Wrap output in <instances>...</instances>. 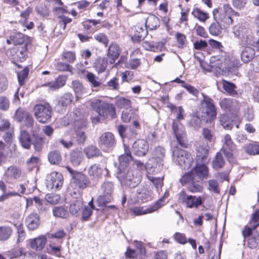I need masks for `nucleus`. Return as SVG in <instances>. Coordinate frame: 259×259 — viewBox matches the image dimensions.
Masks as SVG:
<instances>
[{"instance_id":"f257e3e1","label":"nucleus","mask_w":259,"mask_h":259,"mask_svg":"<svg viewBox=\"0 0 259 259\" xmlns=\"http://www.w3.org/2000/svg\"><path fill=\"white\" fill-rule=\"evenodd\" d=\"M117 177L122 185L131 188L137 187L141 182L142 178L140 171L133 167L117 172Z\"/></svg>"},{"instance_id":"f03ea898","label":"nucleus","mask_w":259,"mask_h":259,"mask_svg":"<svg viewBox=\"0 0 259 259\" xmlns=\"http://www.w3.org/2000/svg\"><path fill=\"white\" fill-rule=\"evenodd\" d=\"M172 159L175 162L184 169H188L191 167L193 163V159L190 153L177 146L172 148Z\"/></svg>"},{"instance_id":"7ed1b4c3","label":"nucleus","mask_w":259,"mask_h":259,"mask_svg":"<svg viewBox=\"0 0 259 259\" xmlns=\"http://www.w3.org/2000/svg\"><path fill=\"white\" fill-rule=\"evenodd\" d=\"M203 99L201 101L199 112L201 118H204L206 121H211L217 116V109L213 100L208 96L202 93Z\"/></svg>"},{"instance_id":"20e7f679","label":"nucleus","mask_w":259,"mask_h":259,"mask_svg":"<svg viewBox=\"0 0 259 259\" xmlns=\"http://www.w3.org/2000/svg\"><path fill=\"white\" fill-rule=\"evenodd\" d=\"M234 10L229 4H224L223 8L215 9L213 11V15L215 21H218L224 27L232 24L233 20L231 14Z\"/></svg>"},{"instance_id":"39448f33","label":"nucleus","mask_w":259,"mask_h":259,"mask_svg":"<svg viewBox=\"0 0 259 259\" xmlns=\"http://www.w3.org/2000/svg\"><path fill=\"white\" fill-rule=\"evenodd\" d=\"M91 106L99 116L103 117L110 116L112 118L116 117V111L113 105L100 99H95L91 102Z\"/></svg>"},{"instance_id":"423d86ee","label":"nucleus","mask_w":259,"mask_h":259,"mask_svg":"<svg viewBox=\"0 0 259 259\" xmlns=\"http://www.w3.org/2000/svg\"><path fill=\"white\" fill-rule=\"evenodd\" d=\"M33 112L35 118L39 122L45 123L51 120L52 110L48 103L36 104L33 107Z\"/></svg>"},{"instance_id":"0eeeda50","label":"nucleus","mask_w":259,"mask_h":259,"mask_svg":"<svg viewBox=\"0 0 259 259\" xmlns=\"http://www.w3.org/2000/svg\"><path fill=\"white\" fill-rule=\"evenodd\" d=\"M114 190V184L112 182H104L101 186L102 195L97 198L99 206H102L110 202L112 199V194Z\"/></svg>"},{"instance_id":"6e6552de","label":"nucleus","mask_w":259,"mask_h":259,"mask_svg":"<svg viewBox=\"0 0 259 259\" xmlns=\"http://www.w3.org/2000/svg\"><path fill=\"white\" fill-rule=\"evenodd\" d=\"M75 138L77 143L79 145L84 144L87 140V136L85 134L86 123L84 120H77L74 123Z\"/></svg>"},{"instance_id":"1a4fd4ad","label":"nucleus","mask_w":259,"mask_h":259,"mask_svg":"<svg viewBox=\"0 0 259 259\" xmlns=\"http://www.w3.org/2000/svg\"><path fill=\"white\" fill-rule=\"evenodd\" d=\"M172 127L179 145L182 147H187L188 144L186 140V135L182 124L179 122L174 121Z\"/></svg>"},{"instance_id":"9d476101","label":"nucleus","mask_w":259,"mask_h":259,"mask_svg":"<svg viewBox=\"0 0 259 259\" xmlns=\"http://www.w3.org/2000/svg\"><path fill=\"white\" fill-rule=\"evenodd\" d=\"M98 144L103 150L112 148L116 144L115 137L110 132L104 133L100 137Z\"/></svg>"},{"instance_id":"9b49d317","label":"nucleus","mask_w":259,"mask_h":259,"mask_svg":"<svg viewBox=\"0 0 259 259\" xmlns=\"http://www.w3.org/2000/svg\"><path fill=\"white\" fill-rule=\"evenodd\" d=\"M148 149V144L144 139H138L133 144L132 151L134 154L138 156L145 155Z\"/></svg>"},{"instance_id":"f8f14e48","label":"nucleus","mask_w":259,"mask_h":259,"mask_svg":"<svg viewBox=\"0 0 259 259\" xmlns=\"http://www.w3.org/2000/svg\"><path fill=\"white\" fill-rule=\"evenodd\" d=\"M63 183L62 175L58 172L53 171L48 176L47 186L51 189H59Z\"/></svg>"},{"instance_id":"ddd939ff","label":"nucleus","mask_w":259,"mask_h":259,"mask_svg":"<svg viewBox=\"0 0 259 259\" xmlns=\"http://www.w3.org/2000/svg\"><path fill=\"white\" fill-rule=\"evenodd\" d=\"M219 105L221 108L226 112H235L240 108L238 102L236 100L231 98L221 99Z\"/></svg>"},{"instance_id":"4468645a","label":"nucleus","mask_w":259,"mask_h":259,"mask_svg":"<svg viewBox=\"0 0 259 259\" xmlns=\"http://www.w3.org/2000/svg\"><path fill=\"white\" fill-rule=\"evenodd\" d=\"M124 154L119 157V165L118 172L122 171L126 169L129 162L132 160V156L130 150L128 147L124 145Z\"/></svg>"},{"instance_id":"2eb2a0df","label":"nucleus","mask_w":259,"mask_h":259,"mask_svg":"<svg viewBox=\"0 0 259 259\" xmlns=\"http://www.w3.org/2000/svg\"><path fill=\"white\" fill-rule=\"evenodd\" d=\"M71 182L79 189H84L87 187L90 183L89 179L81 172H77L74 174L71 179Z\"/></svg>"},{"instance_id":"dca6fc26","label":"nucleus","mask_w":259,"mask_h":259,"mask_svg":"<svg viewBox=\"0 0 259 259\" xmlns=\"http://www.w3.org/2000/svg\"><path fill=\"white\" fill-rule=\"evenodd\" d=\"M163 199H160L152 206L144 209L143 207H135L132 209L133 212L136 215H141L153 212L163 206V204L161 203V201Z\"/></svg>"},{"instance_id":"f3484780","label":"nucleus","mask_w":259,"mask_h":259,"mask_svg":"<svg viewBox=\"0 0 259 259\" xmlns=\"http://www.w3.org/2000/svg\"><path fill=\"white\" fill-rule=\"evenodd\" d=\"M34 128V130L31 131L33 137L31 144L33 145L35 151H40L43 147L45 138L37 135L40 130L39 126H35Z\"/></svg>"},{"instance_id":"a211bd4d","label":"nucleus","mask_w":259,"mask_h":259,"mask_svg":"<svg viewBox=\"0 0 259 259\" xmlns=\"http://www.w3.org/2000/svg\"><path fill=\"white\" fill-rule=\"evenodd\" d=\"M192 174L196 181H199L207 177L208 168L204 164H197L192 170Z\"/></svg>"},{"instance_id":"6ab92c4d","label":"nucleus","mask_w":259,"mask_h":259,"mask_svg":"<svg viewBox=\"0 0 259 259\" xmlns=\"http://www.w3.org/2000/svg\"><path fill=\"white\" fill-rule=\"evenodd\" d=\"M25 222L28 229L34 231L39 226L40 218L38 214L33 212L26 218Z\"/></svg>"},{"instance_id":"aec40b11","label":"nucleus","mask_w":259,"mask_h":259,"mask_svg":"<svg viewBox=\"0 0 259 259\" xmlns=\"http://www.w3.org/2000/svg\"><path fill=\"white\" fill-rule=\"evenodd\" d=\"M11 39L15 45H22L25 43L24 46H28L31 44V39L27 35H25L21 32H16L11 35Z\"/></svg>"},{"instance_id":"412c9836","label":"nucleus","mask_w":259,"mask_h":259,"mask_svg":"<svg viewBox=\"0 0 259 259\" xmlns=\"http://www.w3.org/2000/svg\"><path fill=\"white\" fill-rule=\"evenodd\" d=\"M47 243V238L44 236H40L37 238L29 240V246L35 250H41Z\"/></svg>"},{"instance_id":"4be33fe9","label":"nucleus","mask_w":259,"mask_h":259,"mask_svg":"<svg viewBox=\"0 0 259 259\" xmlns=\"http://www.w3.org/2000/svg\"><path fill=\"white\" fill-rule=\"evenodd\" d=\"M120 54L119 47L115 44H111L108 49L107 57L110 63L113 64Z\"/></svg>"},{"instance_id":"5701e85b","label":"nucleus","mask_w":259,"mask_h":259,"mask_svg":"<svg viewBox=\"0 0 259 259\" xmlns=\"http://www.w3.org/2000/svg\"><path fill=\"white\" fill-rule=\"evenodd\" d=\"M233 30L234 35L238 38L244 40L248 37L249 29L245 26L236 25L233 27Z\"/></svg>"},{"instance_id":"b1692460","label":"nucleus","mask_w":259,"mask_h":259,"mask_svg":"<svg viewBox=\"0 0 259 259\" xmlns=\"http://www.w3.org/2000/svg\"><path fill=\"white\" fill-rule=\"evenodd\" d=\"M19 142L23 148L30 149L32 141L29 133L26 130H21L19 137Z\"/></svg>"},{"instance_id":"393cba45","label":"nucleus","mask_w":259,"mask_h":259,"mask_svg":"<svg viewBox=\"0 0 259 259\" xmlns=\"http://www.w3.org/2000/svg\"><path fill=\"white\" fill-rule=\"evenodd\" d=\"M66 79L64 76H59L54 82H51L48 83H45L42 85V87H48L49 90L55 91L64 86L66 83Z\"/></svg>"},{"instance_id":"a878e982","label":"nucleus","mask_w":259,"mask_h":259,"mask_svg":"<svg viewBox=\"0 0 259 259\" xmlns=\"http://www.w3.org/2000/svg\"><path fill=\"white\" fill-rule=\"evenodd\" d=\"M183 201L186 204L187 207L189 208L194 207L197 208L198 206L202 203L201 197H196L191 195L187 196L186 198H184Z\"/></svg>"},{"instance_id":"bb28decb","label":"nucleus","mask_w":259,"mask_h":259,"mask_svg":"<svg viewBox=\"0 0 259 259\" xmlns=\"http://www.w3.org/2000/svg\"><path fill=\"white\" fill-rule=\"evenodd\" d=\"M196 160L197 162L204 163L208 156V148L207 146L199 145L196 149Z\"/></svg>"},{"instance_id":"cd10ccee","label":"nucleus","mask_w":259,"mask_h":259,"mask_svg":"<svg viewBox=\"0 0 259 259\" xmlns=\"http://www.w3.org/2000/svg\"><path fill=\"white\" fill-rule=\"evenodd\" d=\"M5 175L8 179H17L21 175V170L16 166L12 165L7 168Z\"/></svg>"},{"instance_id":"c85d7f7f","label":"nucleus","mask_w":259,"mask_h":259,"mask_svg":"<svg viewBox=\"0 0 259 259\" xmlns=\"http://www.w3.org/2000/svg\"><path fill=\"white\" fill-rule=\"evenodd\" d=\"M27 46H21L19 47L17 52H15V55H13L12 58L13 61L16 63V62H23L25 60L27 57Z\"/></svg>"},{"instance_id":"c756f323","label":"nucleus","mask_w":259,"mask_h":259,"mask_svg":"<svg viewBox=\"0 0 259 259\" xmlns=\"http://www.w3.org/2000/svg\"><path fill=\"white\" fill-rule=\"evenodd\" d=\"M154 161L164 164V158L165 155V150L161 146H157L155 148L152 152Z\"/></svg>"},{"instance_id":"7c9ffc66","label":"nucleus","mask_w":259,"mask_h":259,"mask_svg":"<svg viewBox=\"0 0 259 259\" xmlns=\"http://www.w3.org/2000/svg\"><path fill=\"white\" fill-rule=\"evenodd\" d=\"M164 164L157 162L154 161L153 164L149 166V164L147 166V177L148 175L155 176L158 173L160 172L163 168Z\"/></svg>"},{"instance_id":"2f4dec72","label":"nucleus","mask_w":259,"mask_h":259,"mask_svg":"<svg viewBox=\"0 0 259 259\" xmlns=\"http://www.w3.org/2000/svg\"><path fill=\"white\" fill-rule=\"evenodd\" d=\"M255 50L251 47H246L242 52L241 57L242 61L245 63L251 61L254 57Z\"/></svg>"},{"instance_id":"473e14b6","label":"nucleus","mask_w":259,"mask_h":259,"mask_svg":"<svg viewBox=\"0 0 259 259\" xmlns=\"http://www.w3.org/2000/svg\"><path fill=\"white\" fill-rule=\"evenodd\" d=\"M88 174L93 179H99L102 175V168L99 164H94L88 168Z\"/></svg>"},{"instance_id":"72a5a7b5","label":"nucleus","mask_w":259,"mask_h":259,"mask_svg":"<svg viewBox=\"0 0 259 259\" xmlns=\"http://www.w3.org/2000/svg\"><path fill=\"white\" fill-rule=\"evenodd\" d=\"M137 116V111L130 109L128 110V109L123 110L121 113V118L123 122L127 123L132 119H136Z\"/></svg>"},{"instance_id":"f704fd0d","label":"nucleus","mask_w":259,"mask_h":259,"mask_svg":"<svg viewBox=\"0 0 259 259\" xmlns=\"http://www.w3.org/2000/svg\"><path fill=\"white\" fill-rule=\"evenodd\" d=\"M160 20L154 15L149 16L146 21V26L150 30L156 29L160 26Z\"/></svg>"},{"instance_id":"c9c22d12","label":"nucleus","mask_w":259,"mask_h":259,"mask_svg":"<svg viewBox=\"0 0 259 259\" xmlns=\"http://www.w3.org/2000/svg\"><path fill=\"white\" fill-rule=\"evenodd\" d=\"M83 159L82 152L78 150H74L71 153L70 160L71 163L76 166L79 165Z\"/></svg>"},{"instance_id":"e433bc0d","label":"nucleus","mask_w":259,"mask_h":259,"mask_svg":"<svg viewBox=\"0 0 259 259\" xmlns=\"http://www.w3.org/2000/svg\"><path fill=\"white\" fill-rule=\"evenodd\" d=\"M83 201L81 198L73 201L70 205V212L72 215H77L79 211L82 208Z\"/></svg>"},{"instance_id":"4c0bfd02","label":"nucleus","mask_w":259,"mask_h":259,"mask_svg":"<svg viewBox=\"0 0 259 259\" xmlns=\"http://www.w3.org/2000/svg\"><path fill=\"white\" fill-rule=\"evenodd\" d=\"M223 146L222 150H231L233 151L236 149V146L233 142L232 138L229 134H226L223 138Z\"/></svg>"},{"instance_id":"58836bf2","label":"nucleus","mask_w":259,"mask_h":259,"mask_svg":"<svg viewBox=\"0 0 259 259\" xmlns=\"http://www.w3.org/2000/svg\"><path fill=\"white\" fill-rule=\"evenodd\" d=\"M115 105L119 108H124L128 109L131 107V101L122 97H118L116 98L115 101Z\"/></svg>"},{"instance_id":"ea45409f","label":"nucleus","mask_w":259,"mask_h":259,"mask_svg":"<svg viewBox=\"0 0 259 259\" xmlns=\"http://www.w3.org/2000/svg\"><path fill=\"white\" fill-rule=\"evenodd\" d=\"M72 88L75 94L76 97L79 98L85 93V89L81 82L78 80H74L72 82Z\"/></svg>"},{"instance_id":"a19ab883","label":"nucleus","mask_w":259,"mask_h":259,"mask_svg":"<svg viewBox=\"0 0 259 259\" xmlns=\"http://www.w3.org/2000/svg\"><path fill=\"white\" fill-rule=\"evenodd\" d=\"M48 158L49 162L52 164H58L62 160L61 153L56 150H53L49 152L48 155Z\"/></svg>"},{"instance_id":"79ce46f5","label":"nucleus","mask_w":259,"mask_h":259,"mask_svg":"<svg viewBox=\"0 0 259 259\" xmlns=\"http://www.w3.org/2000/svg\"><path fill=\"white\" fill-rule=\"evenodd\" d=\"M73 97L70 93H66L63 95L58 100V105L63 108H66L72 102Z\"/></svg>"},{"instance_id":"37998d69","label":"nucleus","mask_w":259,"mask_h":259,"mask_svg":"<svg viewBox=\"0 0 259 259\" xmlns=\"http://www.w3.org/2000/svg\"><path fill=\"white\" fill-rule=\"evenodd\" d=\"M220 122L224 128L230 130L233 126L232 120L227 114H221L219 116Z\"/></svg>"},{"instance_id":"c03bdc74","label":"nucleus","mask_w":259,"mask_h":259,"mask_svg":"<svg viewBox=\"0 0 259 259\" xmlns=\"http://www.w3.org/2000/svg\"><path fill=\"white\" fill-rule=\"evenodd\" d=\"M84 152L89 158L99 156L101 154L100 150L94 145L89 146L85 148Z\"/></svg>"},{"instance_id":"a18cd8bd","label":"nucleus","mask_w":259,"mask_h":259,"mask_svg":"<svg viewBox=\"0 0 259 259\" xmlns=\"http://www.w3.org/2000/svg\"><path fill=\"white\" fill-rule=\"evenodd\" d=\"M88 81L92 88H98L101 85V80L92 72H88L86 74Z\"/></svg>"},{"instance_id":"49530a36","label":"nucleus","mask_w":259,"mask_h":259,"mask_svg":"<svg viewBox=\"0 0 259 259\" xmlns=\"http://www.w3.org/2000/svg\"><path fill=\"white\" fill-rule=\"evenodd\" d=\"M95 209L93 199L88 203V205L85 206L82 211L81 218L84 221H87L92 214V210Z\"/></svg>"},{"instance_id":"de8ad7c7","label":"nucleus","mask_w":259,"mask_h":259,"mask_svg":"<svg viewBox=\"0 0 259 259\" xmlns=\"http://www.w3.org/2000/svg\"><path fill=\"white\" fill-rule=\"evenodd\" d=\"M12 232V229L9 226L0 227V241L8 240L11 236Z\"/></svg>"},{"instance_id":"09e8293b","label":"nucleus","mask_w":259,"mask_h":259,"mask_svg":"<svg viewBox=\"0 0 259 259\" xmlns=\"http://www.w3.org/2000/svg\"><path fill=\"white\" fill-rule=\"evenodd\" d=\"M163 175L161 177H156L154 176L150 175L148 176L147 179L153 183L157 192H159V190L161 189L163 186Z\"/></svg>"},{"instance_id":"8fccbe9b","label":"nucleus","mask_w":259,"mask_h":259,"mask_svg":"<svg viewBox=\"0 0 259 259\" xmlns=\"http://www.w3.org/2000/svg\"><path fill=\"white\" fill-rule=\"evenodd\" d=\"M225 161L221 153H217L214 159L213 160L212 167L215 169H219L222 168L225 164Z\"/></svg>"},{"instance_id":"3c124183","label":"nucleus","mask_w":259,"mask_h":259,"mask_svg":"<svg viewBox=\"0 0 259 259\" xmlns=\"http://www.w3.org/2000/svg\"><path fill=\"white\" fill-rule=\"evenodd\" d=\"M222 25L218 21L213 22L209 27V33L213 35L218 36L221 33L223 29Z\"/></svg>"},{"instance_id":"603ef678","label":"nucleus","mask_w":259,"mask_h":259,"mask_svg":"<svg viewBox=\"0 0 259 259\" xmlns=\"http://www.w3.org/2000/svg\"><path fill=\"white\" fill-rule=\"evenodd\" d=\"M53 213L54 216L61 218H66L69 215L68 211L63 206L54 207Z\"/></svg>"},{"instance_id":"864d4df0","label":"nucleus","mask_w":259,"mask_h":259,"mask_svg":"<svg viewBox=\"0 0 259 259\" xmlns=\"http://www.w3.org/2000/svg\"><path fill=\"white\" fill-rule=\"evenodd\" d=\"M245 151L249 155L259 154V144L256 143H250L244 147Z\"/></svg>"},{"instance_id":"5fc2aeb1","label":"nucleus","mask_w":259,"mask_h":259,"mask_svg":"<svg viewBox=\"0 0 259 259\" xmlns=\"http://www.w3.org/2000/svg\"><path fill=\"white\" fill-rule=\"evenodd\" d=\"M11 106V102L9 98L5 96H0V110L8 111Z\"/></svg>"},{"instance_id":"6e6d98bb","label":"nucleus","mask_w":259,"mask_h":259,"mask_svg":"<svg viewBox=\"0 0 259 259\" xmlns=\"http://www.w3.org/2000/svg\"><path fill=\"white\" fill-rule=\"evenodd\" d=\"M192 14L194 17L202 22H204L209 18L207 13L204 12L198 8L194 9L192 12Z\"/></svg>"},{"instance_id":"4d7b16f0","label":"nucleus","mask_w":259,"mask_h":259,"mask_svg":"<svg viewBox=\"0 0 259 259\" xmlns=\"http://www.w3.org/2000/svg\"><path fill=\"white\" fill-rule=\"evenodd\" d=\"M33 201L36 204V207L39 213H43L48 210L47 205H44L42 201L38 197L35 196L32 198Z\"/></svg>"},{"instance_id":"13d9d810","label":"nucleus","mask_w":259,"mask_h":259,"mask_svg":"<svg viewBox=\"0 0 259 259\" xmlns=\"http://www.w3.org/2000/svg\"><path fill=\"white\" fill-rule=\"evenodd\" d=\"M107 64V60L104 58H100L95 63L96 70L99 73L103 72L106 69Z\"/></svg>"},{"instance_id":"bf43d9fd","label":"nucleus","mask_w":259,"mask_h":259,"mask_svg":"<svg viewBox=\"0 0 259 259\" xmlns=\"http://www.w3.org/2000/svg\"><path fill=\"white\" fill-rule=\"evenodd\" d=\"M62 59L68 63H72L76 60V54L73 51H66L62 54Z\"/></svg>"},{"instance_id":"052dcab7","label":"nucleus","mask_w":259,"mask_h":259,"mask_svg":"<svg viewBox=\"0 0 259 259\" xmlns=\"http://www.w3.org/2000/svg\"><path fill=\"white\" fill-rule=\"evenodd\" d=\"M94 39L99 43L103 44L105 47H107L109 39L107 36L103 33H99L94 36Z\"/></svg>"},{"instance_id":"680f3d73","label":"nucleus","mask_w":259,"mask_h":259,"mask_svg":"<svg viewBox=\"0 0 259 259\" xmlns=\"http://www.w3.org/2000/svg\"><path fill=\"white\" fill-rule=\"evenodd\" d=\"M236 86L232 83L227 81L223 82V89L230 95H234L237 94L235 91Z\"/></svg>"},{"instance_id":"e2e57ef3","label":"nucleus","mask_w":259,"mask_h":259,"mask_svg":"<svg viewBox=\"0 0 259 259\" xmlns=\"http://www.w3.org/2000/svg\"><path fill=\"white\" fill-rule=\"evenodd\" d=\"M201 113L198 112L196 115H193L190 120V124L194 128L199 127L201 126V120L204 118H200Z\"/></svg>"},{"instance_id":"0e129e2a","label":"nucleus","mask_w":259,"mask_h":259,"mask_svg":"<svg viewBox=\"0 0 259 259\" xmlns=\"http://www.w3.org/2000/svg\"><path fill=\"white\" fill-rule=\"evenodd\" d=\"M27 112L23 108L19 107L15 111L14 115V119L19 122H23V118L24 117L25 113Z\"/></svg>"},{"instance_id":"69168bd1","label":"nucleus","mask_w":259,"mask_h":259,"mask_svg":"<svg viewBox=\"0 0 259 259\" xmlns=\"http://www.w3.org/2000/svg\"><path fill=\"white\" fill-rule=\"evenodd\" d=\"M208 189L215 194H219L220 188L218 182L214 180H210L208 182Z\"/></svg>"},{"instance_id":"338daca9","label":"nucleus","mask_w":259,"mask_h":259,"mask_svg":"<svg viewBox=\"0 0 259 259\" xmlns=\"http://www.w3.org/2000/svg\"><path fill=\"white\" fill-rule=\"evenodd\" d=\"M33 10L32 8L28 7L25 10L22 11L20 13L21 20L19 21L21 23H25L29 17L30 14Z\"/></svg>"},{"instance_id":"774afa93","label":"nucleus","mask_w":259,"mask_h":259,"mask_svg":"<svg viewBox=\"0 0 259 259\" xmlns=\"http://www.w3.org/2000/svg\"><path fill=\"white\" fill-rule=\"evenodd\" d=\"M29 71V69L27 67H26L23 70L18 73V79L20 85L24 84V80L27 77Z\"/></svg>"}]
</instances>
